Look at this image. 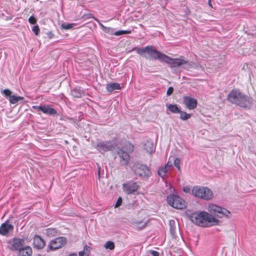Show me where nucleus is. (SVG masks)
<instances>
[{
  "label": "nucleus",
  "mask_w": 256,
  "mask_h": 256,
  "mask_svg": "<svg viewBox=\"0 0 256 256\" xmlns=\"http://www.w3.org/2000/svg\"><path fill=\"white\" fill-rule=\"evenodd\" d=\"M192 223L200 227L207 228L218 224V220L209 213L204 212H196L190 216Z\"/></svg>",
  "instance_id": "f257e3e1"
},
{
  "label": "nucleus",
  "mask_w": 256,
  "mask_h": 256,
  "mask_svg": "<svg viewBox=\"0 0 256 256\" xmlns=\"http://www.w3.org/2000/svg\"><path fill=\"white\" fill-rule=\"evenodd\" d=\"M136 50L137 54L146 58L158 60L161 62L168 64L170 56L156 50L154 46L138 48Z\"/></svg>",
  "instance_id": "f03ea898"
},
{
  "label": "nucleus",
  "mask_w": 256,
  "mask_h": 256,
  "mask_svg": "<svg viewBox=\"0 0 256 256\" xmlns=\"http://www.w3.org/2000/svg\"><path fill=\"white\" fill-rule=\"evenodd\" d=\"M227 99L229 102L242 108L250 106L252 103L251 98L243 94L238 90H232L228 94Z\"/></svg>",
  "instance_id": "7ed1b4c3"
},
{
  "label": "nucleus",
  "mask_w": 256,
  "mask_h": 256,
  "mask_svg": "<svg viewBox=\"0 0 256 256\" xmlns=\"http://www.w3.org/2000/svg\"><path fill=\"white\" fill-rule=\"evenodd\" d=\"M134 150V146L130 143L126 144V146L116 150V154L119 158L120 162L122 166H126L130 160V154Z\"/></svg>",
  "instance_id": "20e7f679"
},
{
  "label": "nucleus",
  "mask_w": 256,
  "mask_h": 256,
  "mask_svg": "<svg viewBox=\"0 0 256 256\" xmlns=\"http://www.w3.org/2000/svg\"><path fill=\"white\" fill-rule=\"evenodd\" d=\"M168 64L171 68L182 66L184 69L189 70L194 67V63L184 60V57L181 56L174 58L170 57Z\"/></svg>",
  "instance_id": "39448f33"
},
{
  "label": "nucleus",
  "mask_w": 256,
  "mask_h": 256,
  "mask_svg": "<svg viewBox=\"0 0 256 256\" xmlns=\"http://www.w3.org/2000/svg\"><path fill=\"white\" fill-rule=\"evenodd\" d=\"M192 192L194 196L204 200H210L213 196L212 191L206 187L196 186L193 188Z\"/></svg>",
  "instance_id": "423d86ee"
},
{
  "label": "nucleus",
  "mask_w": 256,
  "mask_h": 256,
  "mask_svg": "<svg viewBox=\"0 0 256 256\" xmlns=\"http://www.w3.org/2000/svg\"><path fill=\"white\" fill-rule=\"evenodd\" d=\"M131 169L136 176L142 178H148L151 175V172L148 167L142 164H134Z\"/></svg>",
  "instance_id": "0eeeda50"
},
{
  "label": "nucleus",
  "mask_w": 256,
  "mask_h": 256,
  "mask_svg": "<svg viewBox=\"0 0 256 256\" xmlns=\"http://www.w3.org/2000/svg\"><path fill=\"white\" fill-rule=\"evenodd\" d=\"M207 209L209 212L219 218L230 217V212L229 210L216 204H208Z\"/></svg>",
  "instance_id": "6e6552de"
},
{
  "label": "nucleus",
  "mask_w": 256,
  "mask_h": 256,
  "mask_svg": "<svg viewBox=\"0 0 256 256\" xmlns=\"http://www.w3.org/2000/svg\"><path fill=\"white\" fill-rule=\"evenodd\" d=\"M168 203L176 209H183L186 207V202L180 197L175 194H170L167 196Z\"/></svg>",
  "instance_id": "1a4fd4ad"
},
{
  "label": "nucleus",
  "mask_w": 256,
  "mask_h": 256,
  "mask_svg": "<svg viewBox=\"0 0 256 256\" xmlns=\"http://www.w3.org/2000/svg\"><path fill=\"white\" fill-rule=\"evenodd\" d=\"M96 148L102 154L114 149V145L111 141H100L96 144Z\"/></svg>",
  "instance_id": "9d476101"
},
{
  "label": "nucleus",
  "mask_w": 256,
  "mask_h": 256,
  "mask_svg": "<svg viewBox=\"0 0 256 256\" xmlns=\"http://www.w3.org/2000/svg\"><path fill=\"white\" fill-rule=\"evenodd\" d=\"M24 240L19 238H14L8 242V247L12 250L19 252L24 246Z\"/></svg>",
  "instance_id": "9b49d317"
},
{
  "label": "nucleus",
  "mask_w": 256,
  "mask_h": 256,
  "mask_svg": "<svg viewBox=\"0 0 256 256\" xmlns=\"http://www.w3.org/2000/svg\"><path fill=\"white\" fill-rule=\"evenodd\" d=\"M66 242V238L61 236L50 241L48 247L51 250H56L61 248Z\"/></svg>",
  "instance_id": "f8f14e48"
},
{
  "label": "nucleus",
  "mask_w": 256,
  "mask_h": 256,
  "mask_svg": "<svg viewBox=\"0 0 256 256\" xmlns=\"http://www.w3.org/2000/svg\"><path fill=\"white\" fill-rule=\"evenodd\" d=\"M138 186L136 182H128L122 184L124 192L128 194L135 192L138 189Z\"/></svg>",
  "instance_id": "ddd939ff"
},
{
  "label": "nucleus",
  "mask_w": 256,
  "mask_h": 256,
  "mask_svg": "<svg viewBox=\"0 0 256 256\" xmlns=\"http://www.w3.org/2000/svg\"><path fill=\"white\" fill-rule=\"evenodd\" d=\"M184 104L187 108L192 110L196 107L197 100L196 98L190 96H184Z\"/></svg>",
  "instance_id": "4468645a"
},
{
  "label": "nucleus",
  "mask_w": 256,
  "mask_h": 256,
  "mask_svg": "<svg viewBox=\"0 0 256 256\" xmlns=\"http://www.w3.org/2000/svg\"><path fill=\"white\" fill-rule=\"evenodd\" d=\"M14 226L8 223V220L2 224L0 226V234L2 236H6L10 232L14 230Z\"/></svg>",
  "instance_id": "2eb2a0df"
},
{
  "label": "nucleus",
  "mask_w": 256,
  "mask_h": 256,
  "mask_svg": "<svg viewBox=\"0 0 256 256\" xmlns=\"http://www.w3.org/2000/svg\"><path fill=\"white\" fill-rule=\"evenodd\" d=\"M33 244L36 248L40 250L44 246L46 243L40 236L35 235L34 237Z\"/></svg>",
  "instance_id": "dca6fc26"
},
{
  "label": "nucleus",
  "mask_w": 256,
  "mask_h": 256,
  "mask_svg": "<svg viewBox=\"0 0 256 256\" xmlns=\"http://www.w3.org/2000/svg\"><path fill=\"white\" fill-rule=\"evenodd\" d=\"M42 112L45 114L50 116H54L57 114V111L54 108L50 107L48 105H43Z\"/></svg>",
  "instance_id": "f3484780"
},
{
  "label": "nucleus",
  "mask_w": 256,
  "mask_h": 256,
  "mask_svg": "<svg viewBox=\"0 0 256 256\" xmlns=\"http://www.w3.org/2000/svg\"><path fill=\"white\" fill-rule=\"evenodd\" d=\"M32 254V248L28 246H24L18 252V256H31Z\"/></svg>",
  "instance_id": "a211bd4d"
},
{
  "label": "nucleus",
  "mask_w": 256,
  "mask_h": 256,
  "mask_svg": "<svg viewBox=\"0 0 256 256\" xmlns=\"http://www.w3.org/2000/svg\"><path fill=\"white\" fill-rule=\"evenodd\" d=\"M144 150L150 154L152 153L154 150V144L152 142L147 141L144 144Z\"/></svg>",
  "instance_id": "6ab92c4d"
},
{
  "label": "nucleus",
  "mask_w": 256,
  "mask_h": 256,
  "mask_svg": "<svg viewBox=\"0 0 256 256\" xmlns=\"http://www.w3.org/2000/svg\"><path fill=\"white\" fill-rule=\"evenodd\" d=\"M120 86L118 83H112L106 86V89L108 92H112L116 90H120Z\"/></svg>",
  "instance_id": "aec40b11"
},
{
  "label": "nucleus",
  "mask_w": 256,
  "mask_h": 256,
  "mask_svg": "<svg viewBox=\"0 0 256 256\" xmlns=\"http://www.w3.org/2000/svg\"><path fill=\"white\" fill-rule=\"evenodd\" d=\"M168 109L174 114H178L180 112V108L176 104H170L168 106Z\"/></svg>",
  "instance_id": "412c9836"
},
{
  "label": "nucleus",
  "mask_w": 256,
  "mask_h": 256,
  "mask_svg": "<svg viewBox=\"0 0 256 256\" xmlns=\"http://www.w3.org/2000/svg\"><path fill=\"white\" fill-rule=\"evenodd\" d=\"M168 168H166V166H163L159 168L158 170V174L162 178L164 179L166 176L168 172Z\"/></svg>",
  "instance_id": "4be33fe9"
},
{
  "label": "nucleus",
  "mask_w": 256,
  "mask_h": 256,
  "mask_svg": "<svg viewBox=\"0 0 256 256\" xmlns=\"http://www.w3.org/2000/svg\"><path fill=\"white\" fill-rule=\"evenodd\" d=\"M82 94V91L80 88H76L72 90V94L75 98H80Z\"/></svg>",
  "instance_id": "5701e85b"
},
{
  "label": "nucleus",
  "mask_w": 256,
  "mask_h": 256,
  "mask_svg": "<svg viewBox=\"0 0 256 256\" xmlns=\"http://www.w3.org/2000/svg\"><path fill=\"white\" fill-rule=\"evenodd\" d=\"M180 114V118L182 120H186L189 119L191 117V114H187L186 112L180 110L179 112Z\"/></svg>",
  "instance_id": "b1692460"
},
{
  "label": "nucleus",
  "mask_w": 256,
  "mask_h": 256,
  "mask_svg": "<svg viewBox=\"0 0 256 256\" xmlns=\"http://www.w3.org/2000/svg\"><path fill=\"white\" fill-rule=\"evenodd\" d=\"M46 233L48 236H54L56 234L57 230L54 228H48L46 229Z\"/></svg>",
  "instance_id": "393cba45"
},
{
  "label": "nucleus",
  "mask_w": 256,
  "mask_h": 256,
  "mask_svg": "<svg viewBox=\"0 0 256 256\" xmlns=\"http://www.w3.org/2000/svg\"><path fill=\"white\" fill-rule=\"evenodd\" d=\"M76 26V24L72 23V24H62L61 25V27L62 29H64V30H69V29L74 28Z\"/></svg>",
  "instance_id": "a878e982"
},
{
  "label": "nucleus",
  "mask_w": 256,
  "mask_h": 256,
  "mask_svg": "<svg viewBox=\"0 0 256 256\" xmlns=\"http://www.w3.org/2000/svg\"><path fill=\"white\" fill-rule=\"evenodd\" d=\"M104 246L106 249L112 250H114V244L112 241H108L104 244Z\"/></svg>",
  "instance_id": "bb28decb"
},
{
  "label": "nucleus",
  "mask_w": 256,
  "mask_h": 256,
  "mask_svg": "<svg viewBox=\"0 0 256 256\" xmlns=\"http://www.w3.org/2000/svg\"><path fill=\"white\" fill-rule=\"evenodd\" d=\"M130 33H131V30H118V31L116 32H114V34L115 36H120V35L124 34H130Z\"/></svg>",
  "instance_id": "cd10ccee"
},
{
  "label": "nucleus",
  "mask_w": 256,
  "mask_h": 256,
  "mask_svg": "<svg viewBox=\"0 0 256 256\" xmlns=\"http://www.w3.org/2000/svg\"><path fill=\"white\" fill-rule=\"evenodd\" d=\"M9 101L12 104H16L18 102V96L14 95H12L9 98Z\"/></svg>",
  "instance_id": "c85d7f7f"
},
{
  "label": "nucleus",
  "mask_w": 256,
  "mask_h": 256,
  "mask_svg": "<svg viewBox=\"0 0 256 256\" xmlns=\"http://www.w3.org/2000/svg\"><path fill=\"white\" fill-rule=\"evenodd\" d=\"M12 92L8 89H5L3 90L2 92V94L6 96V97H9L10 98V96H12Z\"/></svg>",
  "instance_id": "c756f323"
},
{
  "label": "nucleus",
  "mask_w": 256,
  "mask_h": 256,
  "mask_svg": "<svg viewBox=\"0 0 256 256\" xmlns=\"http://www.w3.org/2000/svg\"><path fill=\"white\" fill-rule=\"evenodd\" d=\"M180 158H176L174 160V164L178 170H180Z\"/></svg>",
  "instance_id": "7c9ffc66"
},
{
  "label": "nucleus",
  "mask_w": 256,
  "mask_h": 256,
  "mask_svg": "<svg viewBox=\"0 0 256 256\" xmlns=\"http://www.w3.org/2000/svg\"><path fill=\"white\" fill-rule=\"evenodd\" d=\"M32 30L34 33L36 35H38L40 32V28L38 25L34 26L32 28Z\"/></svg>",
  "instance_id": "2f4dec72"
},
{
  "label": "nucleus",
  "mask_w": 256,
  "mask_h": 256,
  "mask_svg": "<svg viewBox=\"0 0 256 256\" xmlns=\"http://www.w3.org/2000/svg\"><path fill=\"white\" fill-rule=\"evenodd\" d=\"M28 22L30 24H36V20L34 16H31L28 18Z\"/></svg>",
  "instance_id": "473e14b6"
},
{
  "label": "nucleus",
  "mask_w": 256,
  "mask_h": 256,
  "mask_svg": "<svg viewBox=\"0 0 256 256\" xmlns=\"http://www.w3.org/2000/svg\"><path fill=\"white\" fill-rule=\"evenodd\" d=\"M82 251L86 252V256H88L90 252V247L86 245L85 246Z\"/></svg>",
  "instance_id": "72a5a7b5"
},
{
  "label": "nucleus",
  "mask_w": 256,
  "mask_h": 256,
  "mask_svg": "<svg viewBox=\"0 0 256 256\" xmlns=\"http://www.w3.org/2000/svg\"><path fill=\"white\" fill-rule=\"evenodd\" d=\"M43 108V105H40V106H32V108L38 111H42V110Z\"/></svg>",
  "instance_id": "f704fd0d"
},
{
  "label": "nucleus",
  "mask_w": 256,
  "mask_h": 256,
  "mask_svg": "<svg viewBox=\"0 0 256 256\" xmlns=\"http://www.w3.org/2000/svg\"><path fill=\"white\" fill-rule=\"evenodd\" d=\"M122 198L121 197H119L115 204L114 207L118 208L122 204Z\"/></svg>",
  "instance_id": "c9c22d12"
},
{
  "label": "nucleus",
  "mask_w": 256,
  "mask_h": 256,
  "mask_svg": "<svg viewBox=\"0 0 256 256\" xmlns=\"http://www.w3.org/2000/svg\"><path fill=\"white\" fill-rule=\"evenodd\" d=\"M92 18V16L91 14H86L82 16V18L84 20H88Z\"/></svg>",
  "instance_id": "e433bc0d"
},
{
  "label": "nucleus",
  "mask_w": 256,
  "mask_h": 256,
  "mask_svg": "<svg viewBox=\"0 0 256 256\" xmlns=\"http://www.w3.org/2000/svg\"><path fill=\"white\" fill-rule=\"evenodd\" d=\"M149 252L152 256H159L160 254L159 252L157 251L154 250H150L149 251Z\"/></svg>",
  "instance_id": "4c0bfd02"
},
{
  "label": "nucleus",
  "mask_w": 256,
  "mask_h": 256,
  "mask_svg": "<svg viewBox=\"0 0 256 256\" xmlns=\"http://www.w3.org/2000/svg\"><path fill=\"white\" fill-rule=\"evenodd\" d=\"M174 92V88L172 87H170L167 90L166 94L168 96L171 95Z\"/></svg>",
  "instance_id": "58836bf2"
},
{
  "label": "nucleus",
  "mask_w": 256,
  "mask_h": 256,
  "mask_svg": "<svg viewBox=\"0 0 256 256\" xmlns=\"http://www.w3.org/2000/svg\"><path fill=\"white\" fill-rule=\"evenodd\" d=\"M164 166H166V168H168V170H170L171 168H172V164H170L169 162H168L166 164H165Z\"/></svg>",
  "instance_id": "ea45409f"
},
{
  "label": "nucleus",
  "mask_w": 256,
  "mask_h": 256,
  "mask_svg": "<svg viewBox=\"0 0 256 256\" xmlns=\"http://www.w3.org/2000/svg\"><path fill=\"white\" fill-rule=\"evenodd\" d=\"M183 190H184V192L188 193V192H190V188L189 187L186 186V187H184Z\"/></svg>",
  "instance_id": "a19ab883"
},
{
  "label": "nucleus",
  "mask_w": 256,
  "mask_h": 256,
  "mask_svg": "<svg viewBox=\"0 0 256 256\" xmlns=\"http://www.w3.org/2000/svg\"><path fill=\"white\" fill-rule=\"evenodd\" d=\"M162 6H165L168 2V0H159Z\"/></svg>",
  "instance_id": "79ce46f5"
},
{
  "label": "nucleus",
  "mask_w": 256,
  "mask_h": 256,
  "mask_svg": "<svg viewBox=\"0 0 256 256\" xmlns=\"http://www.w3.org/2000/svg\"><path fill=\"white\" fill-rule=\"evenodd\" d=\"M170 231L172 235L174 234V228L171 226L170 228Z\"/></svg>",
  "instance_id": "37998d69"
},
{
  "label": "nucleus",
  "mask_w": 256,
  "mask_h": 256,
  "mask_svg": "<svg viewBox=\"0 0 256 256\" xmlns=\"http://www.w3.org/2000/svg\"><path fill=\"white\" fill-rule=\"evenodd\" d=\"M79 256H86V252H83L82 250L80 251L78 253Z\"/></svg>",
  "instance_id": "c03bdc74"
},
{
  "label": "nucleus",
  "mask_w": 256,
  "mask_h": 256,
  "mask_svg": "<svg viewBox=\"0 0 256 256\" xmlns=\"http://www.w3.org/2000/svg\"><path fill=\"white\" fill-rule=\"evenodd\" d=\"M24 99V98L23 96H18V100H23Z\"/></svg>",
  "instance_id": "a18cd8bd"
},
{
  "label": "nucleus",
  "mask_w": 256,
  "mask_h": 256,
  "mask_svg": "<svg viewBox=\"0 0 256 256\" xmlns=\"http://www.w3.org/2000/svg\"><path fill=\"white\" fill-rule=\"evenodd\" d=\"M68 256H77L76 254L74 253V254H70V255H68Z\"/></svg>",
  "instance_id": "49530a36"
},
{
  "label": "nucleus",
  "mask_w": 256,
  "mask_h": 256,
  "mask_svg": "<svg viewBox=\"0 0 256 256\" xmlns=\"http://www.w3.org/2000/svg\"><path fill=\"white\" fill-rule=\"evenodd\" d=\"M100 171H98V177H100Z\"/></svg>",
  "instance_id": "de8ad7c7"
},
{
  "label": "nucleus",
  "mask_w": 256,
  "mask_h": 256,
  "mask_svg": "<svg viewBox=\"0 0 256 256\" xmlns=\"http://www.w3.org/2000/svg\"><path fill=\"white\" fill-rule=\"evenodd\" d=\"M170 224H172V221H170Z\"/></svg>",
  "instance_id": "09e8293b"
}]
</instances>
